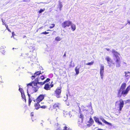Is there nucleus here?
<instances>
[{"label": "nucleus", "mask_w": 130, "mask_h": 130, "mask_svg": "<svg viewBox=\"0 0 130 130\" xmlns=\"http://www.w3.org/2000/svg\"><path fill=\"white\" fill-rule=\"evenodd\" d=\"M39 76H38L34 80L30 83L27 84V86L28 88L29 86H32L33 92H36L40 88L38 83L39 80Z\"/></svg>", "instance_id": "f257e3e1"}, {"label": "nucleus", "mask_w": 130, "mask_h": 130, "mask_svg": "<svg viewBox=\"0 0 130 130\" xmlns=\"http://www.w3.org/2000/svg\"><path fill=\"white\" fill-rule=\"evenodd\" d=\"M114 55L115 56V58L114 59V60H115V62L114 64L117 67H120V66L121 62L119 56L120 55L117 52L114 51Z\"/></svg>", "instance_id": "f03ea898"}, {"label": "nucleus", "mask_w": 130, "mask_h": 130, "mask_svg": "<svg viewBox=\"0 0 130 130\" xmlns=\"http://www.w3.org/2000/svg\"><path fill=\"white\" fill-rule=\"evenodd\" d=\"M61 87L60 88H57L55 91L54 95L57 98H60L61 97Z\"/></svg>", "instance_id": "7ed1b4c3"}, {"label": "nucleus", "mask_w": 130, "mask_h": 130, "mask_svg": "<svg viewBox=\"0 0 130 130\" xmlns=\"http://www.w3.org/2000/svg\"><path fill=\"white\" fill-rule=\"evenodd\" d=\"M72 24V22L69 21H66L61 24V26L63 28L66 27H69Z\"/></svg>", "instance_id": "20e7f679"}, {"label": "nucleus", "mask_w": 130, "mask_h": 130, "mask_svg": "<svg viewBox=\"0 0 130 130\" xmlns=\"http://www.w3.org/2000/svg\"><path fill=\"white\" fill-rule=\"evenodd\" d=\"M45 95V94H43L40 95L36 99L37 102H40L42 101L44 99Z\"/></svg>", "instance_id": "39448f33"}, {"label": "nucleus", "mask_w": 130, "mask_h": 130, "mask_svg": "<svg viewBox=\"0 0 130 130\" xmlns=\"http://www.w3.org/2000/svg\"><path fill=\"white\" fill-rule=\"evenodd\" d=\"M119 109H118V111H119V113L120 112V111L122 109V108L123 107L124 103L122 99H120L119 101Z\"/></svg>", "instance_id": "423d86ee"}, {"label": "nucleus", "mask_w": 130, "mask_h": 130, "mask_svg": "<svg viewBox=\"0 0 130 130\" xmlns=\"http://www.w3.org/2000/svg\"><path fill=\"white\" fill-rule=\"evenodd\" d=\"M42 73L41 72V71H37L33 75H32L31 77V78L32 80L34 79L37 76H39Z\"/></svg>", "instance_id": "0eeeda50"}, {"label": "nucleus", "mask_w": 130, "mask_h": 130, "mask_svg": "<svg viewBox=\"0 0 130 130\" xmlns=\"http://www.w3.org/2000/svg\"><path fill=\"white\" fill-rule=\"evenodd\" d=\"M50 80V78H48L43 82H40L39 81L38 83L39 84V86H40V87L44 84L45 83L48 82Z\"/></svg>", "instance_id": "6e6552de"}, {"label": "nucleus", "mask_w": 130, "mask_h": 130, "mask_svg": "<svg viewBox=\"0 0 130 130\" xmlns=\"http://www.w3.org/2000/svg\"><path fill=\"white\" fill-rule=\"evenodd\" d=\"M130 89V86H129L126 88L125 90H123L122 91L121 93V95L122 94H125V95H126Z\"/></svg>", "instance_id": "1a4fd4ad"}, {"label": "nucleus", "mask_w": 130, "mask_h": 130, "mask_svg": "<svg viewBox=\"0 0 130 130\" xmlns=\"http://www.w3.org/2000/svg\"><path fill=\"white\" fill-rule=\"evenodd\" d=\"M60 105V104L59 103H55L53 106V108L54 109H56L57 108H59Z\"/></svg>", "instance_id": "9d476101"}, {"label": "nucleus", "mask_w": 130, "mask_h": 130, "mask_svg": "<svg viewBox=\"0 0 130 130\" xmlns=\"http://www.w3.org/2000/svg\"><path fill=\"white\" fill-rule=\"evenodd\" d=\"M81 65L78 66L75 68V70L76 72V75H78L79 73V70L80 68L81 67Z\"/></svg>", "instance_id": "9b49d317"}, {"label": "nucleus", "mask_w": 130, "mask_h": 130, "mask_svg": "<svg viewBox=\"0 0 130 130\" xmlns=\"http://www.w3.org/2000/svg\"><path fill=\"white\" fill-rule=\"evenodd\" d=\"M44 88L46 90H49L51 89L50 87V85L49 83H46L44 85Z\"/></svg>", "instance_id": "f8f14e48"}, {"label": "nucleus", "mask_w": 130, "mask_h": 130, "mask_svg": "<svg viewBox=\"0 0 130 130\" xmlns=\"http://www.w3.org/2000/svg\"><path fill=\"white\" fill-rule=\"evenodd\" d=\"M94 120L95 122L98 124H99L102 125V123L99 121V119L97 117H94Z\"/></svg>", "instance_id": "ddd939ff"}, {"label": "nucleus", "mask_w": 130, "mask_h": 130, "mask_svg": "<svg viewBox=\"0 0 130 130\" xmlns=\"http://www.w3.org/2000/svg\"><path fill=\"white\" fill-rule=\"evenodd\" d=\"M39 102H37L34 105L35 108L36 109H38L39 108H40V105L39 104Z\"/></svg>", "instance_id": "4468645a"}, {"label": "nucleus", "mask_w": 130, "mask_h": 130, "mask_svg": "<svg viewBox=\"0 0 130 130\" xmlns=\"http://www.w3.org/2000/svg\"><path fill=\"white\" fill-rule=\"evenodd\" d=\"M104 66L102 65H101L100 71V74L104 73Z\"/></svg>", "instance_id": "2eb2a0df"}, {"label": "nucleus", "mask_w": 130, "mask_h": 130, "mask_svg": "<svg viewBox=\"0 0 130 130\" xmlns=\"http://www.w3.org/2000/svg\"><path fill=\"white\" fill-rule=\"evenodd\" d=\"M101 120L102 121L105 123V124L111 125V123H110L106 121L104 119L102 118L101 119Z\"/></svg>", "instance_id": "dca6fc26"}, {"label": "nucleus", "mask_w": 130, "mask_h": 130, "mask_svg": "<svg viewBox=\"0 0 130 130\" xmlns=\"http://www.w3.org/2000/svg\"><path fill=\"white\" fill-rule=\"evenodd\" d=\"M64 129L63 130H61L59 128H58L57 129V130H71L72 129L70 128H68V127L66 126H65L63 127Z\"/></svg>", "instance_id": "f3484780"}, {"label": "nucleus", "mask_w": 130, "mask_h": 130, "mask_svg": "<svg viewBox=\"0 0 130 130\" xmlns=\"http://www.w3.org/2000/svg\"><path fill=\"white\" fill-rule=\"evenodd\" d=\"M126 84L125 83H124L122 84L121 87V88L120 90H121V89L123 90L126 87Z\"/></svg>", "instance_id": "a211bd4d"}, {"label": "nucleus", "mask_w": 130, "mask_h": 130, "mask_svg": "<svg viewBox=\"0 0 130 130\" xmlns=\"http://www.w3.org/2000/svg\"><path fill=\"white\" fill-rule=\"evenodd\" d=\"M21 95H22V98L25 100V102H26V99L25 96V95L24 93H23L21 91Z\"/></svg>", "instance_id": "6ab92c4d"}, {"label": "nucleus", "mask_w": 130, "mask_h": 130, "mask_svg": "<svg viewBox=\"0 0 130 130\" xmlns=\"http://www.w3.org/2000/svg\"><path fill=\"white\" fill-rule=\"evenodd\" d=\"M90 125H92L94 123V121L91 117L90 118L88 122Z\"/></svg>", "instance_id": "aec40b11"}, {"label": "nucleus", "mask_w": 130, "mask_h": 130, "mask_svg": "<svg viewBox=\"0 0 130 130\" xmlns=\"http://www.w3.org/2000/svg\"><path fill=\"white\" fill-rule=\"evenodd\" d=\"M105 59L107 61L108 63H109L110 62H111L112 61L111 59L109 57H107Z\"/></svg>", "instance_id": "412c9836"}, {"label": "nucleus", "mask_w": 130, "mask_h": 130, "mask_svg": "<svg viewBox=\"0 0 130 130\" xmlns=\"http://www.w3.org/2000/svg\"><path fill=\"white\" fill-rule=\"evenodd\" d=\"M71 25L72 30L73 31H74L76 29L75 25L74 24L72 25L71 24Z\"/></svg>", "instance_id": "4be33fe9"}, {"label": "nucleus", "mask_w": 130, "mask_h": 130, "mask_svg": "<svg viewBox=\"0 0 130 130\" xmlns=\"http://www.w3.org/2000/svg\"><path fill=\"white\" fill-rule=\"evenodd\" d=\"M94 63V61H92L91 62H88L86 63V65L89 66L92 65Z\"/></svg>", "instance_id": "5701e85b"}, {"label": "nucleus", "mask_w": 130, "mask_h": 130, "mask_svg": "<svg viewBox=\"0 0 130 130\" xmlns=\"http://www.w3.org/2000/svg\"><path fill=\"white\" fill-rule=\"evenodd\" d=\"M83 117H84L83 115V114H82L80 113V115L79 116V118H80L81 119V122H82V121H83Z\"/></svg>", "instance_id": "b1692460"}, {"label": "nucleus", "mask_w": 130, "mask_h": 130, "mask_svg": "<svg viewBox=\"0 0 130 130\" xmlns=\"http://www.w3.org/2000/svg\"><path fill=\"white\" fill-rule=\"evenodd\" d=\"M61 39L59 37H56L55 38V40L57 41H59Z\"/></svg>", "instance_id": "393cba45"}, {"label": "nucleus", "mask_w": 130, "mask_h": 130, "mask_svg": "<svg viewBox=\"0 0 130 130\" xmlns=\"http://www.w3.org/2000/svg\"><path fill=\"white\" fill-rule=\"evenodd\" d=\"M55 25L54 24H51V26L49 27V28L50 29L54 27L55 26Z\"/></svg>", "instance_id": "a878e982"}, {"label": "nucleus", "mask_w": 130, "mask_h": 130, "mask_svg": "<svg viewBox=\"0 0 130 130\" xmlns=\"http://www.w3.org/2000/svg\"><path fill=\"white\" fill-rule=\"evenodd\" d=\"M45 10V8H44L43 9H40L39 11V13H40L44 11Z\"/></svg>", "instance_id": "bb28decb"}, {"label": "nucleus", "mask_w": 130, "mask_h": 130, "mask_svg": "<svg viewBox=\"0 0 130 130\" xmlns=\"http://www.w3.org/2000/svg\"><path fill=\"white\" fill-rule=\"evenodd\" d=\"M59 9L60 10H61V8L62 7V4H61V3H60L59 4Z\"/></svg>", "instance_id": "cd10ccee"}, {"label": "nucleus", "mask_w": 130, "mask_h": 130, "mask_svg": "<svg viewBox=\"0 0 130 130\" xmlns=\"http://www.w3.org/2000/svg\"><path fill=\"white\" fill-rule=\"evenodd\" d=\"M49 33V32H47L46 31L44 32H42L41 33V34L46 35L48 34Z\"/></svg>", "instance_id": "c85d7f7f"}, {"label": "nucleus", "mask_w": 130, "mask_h": 130, "mask_svg": "<svg viewBox=\"0 0 130 130\" xmlns=\"http://www.w3.org/2000/svg\"><path fill=\"white\" fill-rule=\"evenodd\" d=\"M45 77L43 75H42V76H41L40 77V78L41 79V80H44L45 79Z\"/></svg>", "instance_id": "c756f323"}, {"label": "nucleus", "mask_w": 130, "mask_h": 130, "mask_svg": "<svg viewBox=\"0 0 130 130\" xmlns=\"http://www.w3.org/2000/svg\"><path fill=\"white\" fill-rule=\"evenodd\" d=\"M47 107V106L46 105H43L42 106H40V108H43V109H45Z\"/></svg>", "instance_id": "7c9ffc66"}, {"label": "nucleus", "mask_w": 130, "mask_h": 130, "mask_svg": "<svg viewBox=\"0 0 130 130\" xmlns=\"http://www.w3.org/2000/svg\"><path fill=\"white\" fill-rule=\"evenodd\" d=\"M130 73V72H125V76L127 77L128 76V75L127 74V73Z\"/></svg>", "instance_id": "2f4dec72"}, {"label": "nucleus", "mask_w": 130, "mask_h": 130, "mask_svg": "<svg viewBox=\"0 0 130 130\" xmlns=\"http://www.w3.org/2000/svg\"><path fill=\"white\" fill-rule=\"evenodd\" d=\"M31 101H32L31 99L29 98L28 100V104L29 106L30 105V103L31 102Z\"/></svg>", "instance_id": "473e14b6"}, {"label": "nucleus", "mask_w": 130, "mask_h": 130, "mask_svg": "<svg viewBox=\"0 0 130 130\" xmlns=\"http://www.w3.org/2000/svg\"><path fill=\"white\" fill-rule=\"evenodd\" d=\"M130 101V100H127L124 101V102H125V103H128Z\"/></svg>", "instance_id": "72a5a7b5"}, {"label": "nucleus", "mask_w": 130, "mask_h": 130, "mask_svg": "<svg viewBox=\"0 0 130 130\" xmlns=\"http://www.w3.org/2000/svg\"><path fill=\"white\" fill-rule=\"evenodd\" d=\"M100 74L101 78L102 79H103V78L104 73H102V74Z\"/></svg>", "instance_id": "f704fd0d"}, {"label": "nucleus", "mask_w": 130, "mask_h": 130, "mask_svg": "<svg viewBox=\"0 0 130 130\" xmlns=\"http://www.w3.org/2000/svg\"><path fill=\"white\" fill-rule=\"evenodd\" d=\"M15 35L14 32H12V36L11 37H14V36Z\"/></svg>", "instance_id": "c9c22d12"}, {"label": "nucleus", "mask_w": 130, "mask_h": 130, "mask_svg": "<svg viewBox=\"0 0 130 130\" xmlns=\"http://www.w3.org/2000/svg\"><path fill=\"white\" fill-rule=\"evenodd\" d=\"M52 83H53V82H52L51 83V84L50 85V87H51V88L53 87V86H54L53 84H52Z\"/></svg>", "instance_id": "e433bc0d"}, {"label": "nucleus", "mask_w": 130, "mask_h": 130, "mask_svg": "<svg viewBox=\"0 0 130 130\" xmlns=\"http://www.w3.org/2000/svg\"><path fill=\"white\" fill-rule=\"evenodd\" d=\"M5 25L7 29H9V28H8V26L6 24H5Z\"/></svg>", "instance_id": "4c0bfd02"}, {"label": "nucleus", "mask_w": 130, "mask_h": 130, "mask_svg": "<svg viewBox=\"0 0 130 130\" xmlns=\"http://www.w3.org/2000/svg\"><path fill=\"white\" fill-rule=\"evenodd\" d=\"M31 116L33 117L34 116V114L33 112H31Z\"/></svg>", "instance_id": "58836bf2"}, {"label": "nucleus", "mask_w": 130, "mask_h": 130, "mask_svg": "<svg viewBox=\"0 0 130 130\" xmlns=\"http://www.w3.org/2000/svg\"><path fill=\"white\" fill-rule=\"evenodd\" d=\"M19 90H20V92H21V91L22 92V89L20 88L19 89Z\"/></svg>", "instance_id": "ea45409f"}, {"label": "nucleus", "mask_w": 130, "mask_h": 130, "mask_svg": "<svg viewBox=\"0 0 130 130\" xmlns=\"http://www.w3.org/2000/svg\"><path fill=\"white\" fill-rule=\"evenodd\" d=\"M2 81V78L1 77H0V82H1Z\"/></svg>", "instance_id": "a19ab883"}, {"label": "nucleus", "mask_w": 130, "mask_h": 130, "mask_svg": "<svg viewBox=\"0 0 130 130\" xmlns=\"http://www.w3.org/2000/svg\"><path fill=\"white\" fill-rule=\"evenodd\" d=\"M96 130H103V129H101V128H99L97 129H96Z\"/></svg>", "instance_id": "79ce46f5"}, {"label": "nucleus", "mask_w": 130, "mask_h": 130, "mask_svg": "<svg viewBox=\"0 0 130 130\" xmlns=\"http://www.w3.org/2000/svg\"><path fill=\"white\" fill-rule=\"evenodd\" d=\"M7 30H8V31H9V32H11V30H10V29H9H9H7Z\"/></svg>", "instance_id": "37998d69"}, {"label": "nucleus", "mask_w": 130, "mask_h": 130, "mask_svg": "<svg viewBox=\"0 0 130 130\" xmlns=\"http://www.w3.org/2000/svg\"><path fill=\"white\" fill-rule=\"evenodd\" d=\"M128 23H129L130 24V21H128Z\"/></svg>", "instance_id": "c03bdc74"}, {"label": "nucleus", "mask_w": 130, "mask_h": 130, "mask_svg": "<svg viewBox=\"0 0 130 130\" xmlns=\"http://www.w3.org/2000/svg\"><path fill=\"white\" fill-rule=\"evenodd\" d=\"M106 49L107 50V51H109V49H108V48H106Z\"/></svg>", "instance_id": "a18cd8bd"}, {"label": "nucleus", "mask_w": 130, "mask_h": 130, "mask_svg": "<svg viewBox=\"0 0 130 130\" xmlns=\"http://www.w3.org/2000/svg\"><path fill=\"white\" fill-rule=\"evenodd\" d=\"M64 56H66V54L65 53L64 55H63Z\"/></svg>", "instance_id": "49530a36"}, {"label": "nucleus", "mask_w": 130, "mask_h": 130, "mask_svg": "<svg viewBox=\"0 0 130 130\" xmlns=\"http://www.w3.org/2000/svg\"><path fill=\"white\" fill-rule=\"evenodd\" d=\"M27 1V0H24L23 1L24 2H26Z\"/></svg>", "instance_id": "de8ad7c7"}, {"label": "nucleus", "mask_w": 130, "mask_h": 130, "mask_svg": "<svg viewBox=\"0 0 130 130\" xmlns=\"http://www.w3.org/2000/svg\"><path fill=\"white\" fill-rule=\"evenodd\" d=\"M47 31H50L51 30L50 29L47 30Z\"/></svg>", "instance_id": "09e8293b"}, {"label": "nucleus", "mask_w": 130, "mask_h": 130, "mask_svg": "<svg viewBox=\"0 0 130 130\" xmlns=\"http://www.w3.org/2000/svg\"><path fill=\"white\" fill-rule=\"evenodd\" d=\"M3 25H4V24L5 25V23H3Z\"/></svg>", "instance_id": "8fccbe9b"}, {"label": "nucleus", "mask_w": 130, "mask_h": 130, "mask_svg": "<svg viewBox=\"0 0 130 130\" xmlns=\"http://www.w3.org/2000/svg\"><path fill=\"white\" fill-rule=\"evenodd\" d=\"M28 95L29 96L30 95L28 93Z\"/></svg>", "instance_id": "3c124183"}, {"label": "nucleus", "mask_w": 130, "mask_h": 130, "mask_svg": "<svg viewBox=\"0 0 130 130\" xmlns=\"http://www.w3.org/2000/svg\"><path fill=\"white\" fill-rule=\"evenodd\" d=\"M12 49H14V48H12Z\"/></svg>", "instance_id": "603ef678"}, {"label": "nucleus", "mask_w": 130, "mask_h": 130, "mask_svg": "<svg viewBox=\"0 0 130 130\" xmlns=\"http://www.w3.org/2000/svg\"><path fill=\"white\" fill-rule=\"evenodd\" d=\"M118 96H120V95H119V94H118Z\"/></svg>", "instance_id": "864d4df0"}, {"label": "nucleus", "mask_w": 130, "mask_h": 130, "mask_svg": "<svg viewBox=\"0 0 130 130\" xmlns=\"http://www.w3.org/2000/svg\"><path fill=\"white\" fill-rule=\"evenodd\" d=\"M18 48H17V49ZM15 49H16V48H15Z\"/></svg>", "instance_id": "5fc2aeb1"}]
</instances>
